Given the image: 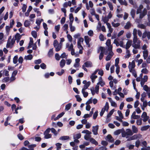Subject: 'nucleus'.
<instances>
[{"instance_id": "58836bf2", "label": "nucleus", "mask_w": 150, "mask_h": 150, "mask_svg": "<svg viewBox=\"0 0 150 150\" xmlns=\"http://www.w3.org/2000/svg\"><path fill=\"white\" fill-rule=\"evenodd\" d=\"M18 57L17 55L15 56L13 58V62L14 64H16L18 62Z\"/></svg>"}, {"instance_id": "0eeeda50", "label": "nucleus", "mask_w": 150, "mask_h": 150, "mask_svg": "<svg viewBox=\"0 0 150 150\" xmlns=\"http://www.w3.org/2000/svg\"><path fill=\"white\" fill-rule=\"evenodd\" d=\"M135 67V62L134 60L132 61V62H129V65L128 67L129 70L134 69V68Z\"/></svg>"}, {"instance_id": "6e6d98bb", "label": "nucleus", "mask_w": 150, "mask_h": 150, "mask_svg": "<svg viewBox=\"0 0 150 150\" xmlns=\"http://www.w3.org/2000/svg\"><path fill=\"white\" fill-rule=\"evenodd\" d=\"M84 40L85 42L87 41L90 42L91 40V39L88 36H86L84 37Z\"/></svg>"}, {"instance_id": "f3484780", "label": "nucleus", "mask_w": 150, "mask_h": 150, "mask_svg": "<svg viewBox=\"0 0 150 150\" xmlns=\"http://www.w3.org/2000/svg\"><path fill=\"white\" fill-rule=\"evenodd\" d=\"M126 133L127 134V136H132L133 134L132 131L129 129H126Z\"/></svg>"}, {"instance_id": "f257e3e1", "label": "nucleus", "mask_w": 150, "mask_h": 150, "mask_svg": "<svg viewBox=\"0 0 150 150\" xmlns=\"http://www.w3.org/2000/svg\"><path fill=\"white\" fill-rule=\"evenodd\" d=\"M141 41L138 38L133 39L132 46L135 49H139L140 47Z\"/></svg>"}, {"instance_id": "603ef678", "label": "nucleus", "mask_w": 150, "mask_h": 150, "mask_svg": "<svg viewBox=\"0 0 150 150\" xmlns=\"http://www.w3.org/2000/svg\"><path fill=\"white\" fill-rule=\"evenodd\" d=\"M69 19L70 21H71L73 22V21L74 20V18L73 16V15L72 13H70L69 15Z\"/></svg>"}, {"instance_id": "2f4dec72", "label": "nucleus", "mask_w": 150, "mask_h": 150, "mask_svg": "<svg viewBox=\"0 0 150 150\" xmlns=\"http://www.w3.org/2000/svg\"><path fill=\"white\" fill-rule=\"evenodd\" d=\"M53 52L52 49H50L48 53V56L49 57H50L53 55Z\"/></svg>"}, {"instance_id": "c03bdc74", "label": "nucleus", "mask_w": 150, "mask_h": 150, "mask_svg": "<svg viewBox=\"0 0 150 150\" xmlns=\"http://www.w3.org/2000/svg\"><path fill=\"white\" fill-rule=\"evenodd\" d=\"M137 27L139 28L143 29H145L146 28V26L142 24H138L137 25Z\"/></svg>"}, {"instance_id": "9d476101", "label": "nucleus", "mask_w": 150, "mask_h": 150, "mask_svg": "<svg viewBox=\"0 0 150 150\" xmlns=\"http://www.w3.org/2000/svg\"><path fill=\"white\" fill-rule=\"evenodd\" d=\"M141 117L142 118H143L142 120L144 122L146 121L149 118V117L147 116L146 113L145 112H143Z\"/></svg>"}, {"instance_id": "aec40b11", "label": "nucleus", "mask_w": 150, "mask_h": 150, "mask_svg": "<svg viewBox=\"0 0 150 150\" xmlns=\"http://www.w3.org/2000/svg\"><path fill=\"white\" fill-rule=\"evenodd\" d=\"M90 142L91 143L95 144L96 145H97L98 144V142L94 139L92 138L90 139Z\"/></svg>"}, {"instance_id": "3c124183", "label": "nucleus", "mask_w": 150, "mask_h": 150, "mask_svg": "<svg viewBox=\"0 0 150 150\" xmlns=\"http://www.w3.org/2000/svg\"><path fill=\"white\" fill-rule=\"evenodd\" d=\"M56 146L57 147V150H59L61 148V146L62 145V144L60 143H57L56 144Z\"/></svg>"}, {"instance_id": "7ed1b4c3", "label": "nucleus", "mask_w": 150, "mask_h": 150, "mask_svg": "<svg viewBox=\"0 0 150 150\" xmlns=\"http://www.w3.org/2000/svg\"><path fill=\"white\" fill-rule=\"evenodd\" d=\"M109 108V107L108 103V102H107L105 103V106L101 110V111L100 112V116L101 117L103 115L104 113L105 110L106 111H108Z\"/></svg>"}, {"instance_id": "5701e85b", "label": "nucleus", "mask_w": 150, "mask_h": 150, "mask_svg": "<svg viewBox=\"0 0 150 150\" xmlns=\"http://www.w3.org/2000/svg\"><path fill=\"white\" fill-rule=\"evenodd\" d=\"M143 54L144 59H146L148 56V51L147 50H144L143 51Z\"/></svg>"}, {"instance_id": "052dcab7", "label": "nucleus", "mask_w": 150, "mask_h": 150, "mask_svg": "<svg viewBox=\"0 0 150 150\" xmlns=\"http://www.w3.org/2000/svg\"><path fill=\"white\" fill-rule=\"evenodd\" d=\"M67 38L69 41L70 42H72V38L71 36L69 34H67Z\"/></svg>"}, {"instance_id": "b1692460", "label": "nucleus", "mask_w": 150, "mask_h": 150, "mask_svg": "<svg viewBox=\"0 0 150 150\" xmlns=\"http://www.w3.org/2000/svg\"><path fill=\"white\" fill-rule=\"evenodd\" d=\"M34 11L37 13V16H41V12L38 11V9L36 8H34L33 9Z\"/></svg>"}, {"instance_id": "a211bd4d", "label": "nucleus", "mask_w": 150, "mask_h": 150, "mask_svg": "<svg viewBox=\"0 0 150 150\" xmlns=\"http://www.w3.org/2000/svg\"><path fill=\"white\" fill-rule=\"evenodd\" d=\"M137 30L136 28H134L133 31V39H136L138 38L137 35Z\"/></svg>"}, {"instance_id": "7c9ffc66", "label": "nucleus", "mask_w": 150, "mask_h": 150, "mask_svg": "<svg viewBox=\"0 0 150 150\" xmlns=\"http://www.w3.org/2000/svg\"><path fill=\"white\" fill-rule=\"evenodd\" d=\"M21 36L22 35L17 33L15 35V37L16 39L19 41L21 38Z\"/></svg>"}, {"instance_id": "8fccbe9b", "label": "nucleus", "mask_w": 150, "mask_h": 150, "mask_svg": "<svg viewBox=\"0 0 150 150\" xmlns=\"http://www.w3.org/2000/svg\"><path fill=\"white\" fill-rule=\"evenodd\" d=\"M15 22L13 19H11L10 21V26L11 28H12L13 25L14 24Z\"/></svg>"}, {"instance_id": "a19ab883", "label": "nucleus", "mask_w": 150, "mask_h": 150, "mask_svg": "<svg viewBox=\"0 0 150 150\" xmlns=\"http://www.w3.org/2000/svg\"><path fill=\"white\" fill-rule=\"evenodd\" d=\"M112 26L114 27H117L120 25V23H115L114 22H112Z\"/></svg>"}, {"instance_id": "4be33fe9", "label": "nucleus", "mask_w": 150, "mask_h": 150, "mask_svg": "<svg viewBox=\"0 0 150 150\" xmlns=\"http://www.w3.org/2000/svg\"><path fill=\"white\" fill-rule=\"evenodd\" d=\"M118 1L120 3L121 5H124L125 6H127V2L125 0H118Z\"/></svg>"}, {"instance_id": "09e8293b", "label": "nucleus", "mask_w": 150, "mask_h": 150, "mask_svg": "<svg viewBox=\"0 0 150 150\" xmlns=\"http://www.w3.org/2000/svg\"><path fill=\"white\" fill-rule=\"evenodd\" d=\"M45 135L44 138L46 139H47L51 137L52 135L50 134H44Z\"/></svg>"}, {"instance_id": "f8f14e48", "label": "nucleus", "mask_w": 150, "mask_h": 150, "mask_svg": "<svg viewBox=\"0 0 150 150\" xmlns=\"http://www.w3.org/2000/svg\"><path fill=\"white\" fill-rule=\"evenodd\" d=\"M106 140L111 143H113L114 142V139L110 134L108 135L106 137Z\"/></svg>"}, {"instance_id": "6e6552de", "label": "nucleus", "mask_w": 150, "mask_h": 150, "mask_svg": "<svg viewBox=\"0 0 150 150\" xmlns=\"http://www.w3.org/2000/svg\"><path fill=\"white\" fill-rule=\"evenodd\" d=\"M92 132L95 135H96L98 134V126L96 125L93 126L92 127Z\"/></svg>"}, {"instance_id": "412c9836", "label": "nucleus", "mask_w": 150, "mask_h": 150, "mask_svg": "<svg viewBox=\"0 0 150 150\" xmlns=\"http://www.w3.org/2000/svg\"><path fill=\"white\" fill-rule=\"evenodd\" d=\"M132 132L133 133H137L138 132V129L134 125H132Z\"/></svg>"}, {"instance_id": "ea45409f", "label": "nucleus", "mask_w": 150, "mask_h": 150, "mask_svg": "<svg viewBox=\"0 0 150 150\" xmlns=\"http://www.w3.org/2000/svg\"><path fill=\"white\" fill-rule=\"evenodd\" d=\"M149 127V125L145 126L142 127L141 128V130L142 131H145Z\"/></svg>"}, {"instance_id": "e433bc0d", "label": "nucleus", "mask_w": 150, "mask_h": 150, "mask_svg": "<svg viewBox=\"0 0 150 150\" xmlns=\"http://www.w3.org/2000/svg\"><path fill=\"white\" fill-rule=\"evenodd\" d=\"M107 3L109 6L110 10L111 11H112L113 10V6L112 3L109 1Z\"/></svg>"}, {"instance_id": "a18cd8bd", "label": "nucleus", "mask_w": 150, "mask_h": 150, "mask_svg": "<svg viewBox=\"0 0 150 150\" xmlns=\"http://www.w3.org/2000/svg\"><path fill=\"white\" fill-rule=\"evenodd\" d=\"M31 34L32 36L35 38H36L37 37V34L36 31H33L31 32Z\"/></svg>"}, {"instance_id": "6ab92c4d", "label": "nucleus", "mask_w": 150, "mask_h": 150, "mask_svg": "<svg viewBox=\"0 0 150 150\" xmlns=\"http://www.w3.org/2000/svg\"><path fill=\"white\" fill-rule=\"evenodd\" d=\"M83 65H84L85 66L87 67H91L92 66V63L88 61L85 62Z\"/></svg>"}, {"instance_id": "bb28decb", "label": "nucleus", "mask_w": 150, "mask_h": 150, "mask_svg": "<svg viewBox=\"0 0 150 150\" xmlns=\"http://www.w3.org/2000/svg\"><path fill=\"white\" fill-rule=\"evenodd\" d=\"M135 13L136 11L134 9H132L130 12V14L132 17L133 18H134Z\"/></svg>"}, {"instance_id": "dca6fc26", "label": "nucleus", "mask_w": 150, "mask_h": 150, "mask_svg": "<svg viewBox=\"0 0 150 150\" xmlns=\"http://www.w3.org/2000/svg\"><path fill=\"white\" fill-rule=\"evenodd\" d=\"M132 24L129 21L127 22L124 26V28L127 30L129 29L131 27Z\"/></svg>"}, {"instance_id": "37998d69", "label": "nucleus", "mask_w": 150, "mask_h": 150, "mask_svg": "<svg viewBox=\"0 0 150 150\" xmlns=\"http://www.w3.org/2000/svg\"><path fill=\"white\" fill-rule=\"evenodd\" d=\"M114 112V110L112 109L110 111L109 113L107 115V118L110 117L111 115Z\"/></svg>"}, {"instance_id": "c85d7f7f", "label": "nucleus", "mask_w": 150, "mask_h": 150, "mask_svg": "<svg viewBox=\"0 0 150 150\" xmlns=\"http://www.w3.org/2000/svg\"><path fill=\"white\" fill-rule=\"evenodd\" d=\"M33 58V56L31 54H29L27 56H25L24 57V59L25 60H31Z\"/></svg>"}, {"instance_id": "e2e57ef3", "label": "nucleus", "mask_w": 150, "mask_h": 150, "mask_svg": "<svg viewBox=\"0 0 150 150\" xmlns=\"http://www.w3.org/2000/svg\"><path fill=\"white\" fill-rule=\"evenodd\" d=\"M81 134H76L75 136H74V139H79L81 137Z\"/></svg>"}, {"instance_id": "c9c22d12", "label": "nucleus", "mask_w": 150, "mask_h": 150, "mask_svg": "<svg viewBox=\"0 0 150 150\" xmlns=\"http://www.w3.org/2000/svg\"><path fill=\"white\" fill-rule=\"evenodd\" d=\"M85 90H82V93L83 95V96L85 98H86L88 95V93L87 92L85 91Z\"/></svg>"}, {"instance_id": "49530a36", "label": "nucleus", "mask_w": 150, "mask_h": 150, "mask_svg": "<svg viewBox=\"0 0 150 150\" xmlns=\"http://www.w3.org/2000/svg\"><path fill=\"white\" fill-rule=\"evenodd\" d=\"M121 129H118L114 132V134L115 135H118L121 133Z\"/></svg>"}, {"instance_id": "f704fd0d", "label": "nucleus", "mask_w": 150, "mask_h": 150, "mask_svg": "<svg viewBox=\"0 0 150 150\" xmlns=\"http://www.w3.org/2000/svg\"><path fill=\"white\" fill-rule=\"evenodd\" d=\"M71 106V103H69L67 105L65 106V110L67 111L70 108Z\"/></svg>"}, {"instance_id": "0e129e2a", "label": "nucleus", "mask_w": 150, "mask_h": 150, "mask_svg": "<svg viewBox=\"0 0 150 150\" xmlns=\"http://www.w3.org/2000/svg\"><path fill=\"white\" fill-rule=\"evenodd\" d=\"M59 45L60 44H59L58 42L56 40H54L53 42V45L54 47Z\"/></svg>"}, {"instance_id": "ddd939ff", "label": "nucleus", "mask_w": 150, "mask_h": 150, "mask_svg": "<svg viewBox=\"0 0 150 150\" xmlns=\"http://www.w3.org/2000/svg\"><path fill=\"white\" fill-rule=\"evenodd\" d=\"M143 89L147 92V93L148 94L149 98H150V93L149 92V88L146 85H145L143 86Z\"/></svg>"}, {"instance_id": "a878e982", "label": "nucleus", "mask_w": 150, "mask_h": 150, "mask_svg": "<svg viewBox=\"0 0 150 150\" xmlns=\"http://www.w3.org/2000/svg\"><path fill=\"white\" fill-rule=\"evenodd\" d=\"M141 135L140 134H135L133 136L131 137L132 140H134L137 139L138 138L141 137Z\"/></svg>"}, {"instance_id": "bf43d9fd", "label": "nucleus", "mask_w": 150, "mask_h": 150, "mask_svg": "<svg viewBox=\"0 0 150 150\" xmlns=\"http://www.w3.org/2000/svg\"><path fill=\"white\" fill-rule=\"evenodd\" d=\"M136 123L137 125H140L142 123V119H140L137 120Z\"/></svg>"}, {"instance_id": "9b49d317", "label": "nucleus", "mask_w": 150, "mask_h": 150, "mask_svg": "<svg viewBox=\"0 0 150 150\" xmlns=\"http://www.w3.org/2000/svg\"><path fill=\"white\" fill-rule=\"evenodd\" d=\"M114 54L113 52H109L108 55L105 58V60L106 61H108L110 60Z\"/></svg>"}, {"instance_id": "473e14b6", "label": "nucleus", "mask_w": 150, "mask_h": 150, "mask_svg": "<svg viewBox=\"0 0 150 150\" xmlns=\"http://www.w3.org/2000/svg\"><path fill=\"white\" fill-rule=\"evenodd\" d=\"M129 71L130 72L132 73V75L135 78H136L137 77V74L134 69L129 70Z\"/></svg>"}, {"instance_id": "39448f33", "label": "nucleus", "mask_w": 150, "mask_h": 150, "mask_svg": "<svg viewBox=\"0 0 150 150\" xmlns=\"http://www.w3.org/2000/svg\"><path fill=\"white\" fill-rule=\"evenodd\" d=\"M35 144L29 145L28 146V147L29 148L28 149L25 147H23L21 148L22 150H34V148L36 146Z\"/></svg>"}, {"instance_id": "13d9d810", "label": "nucleus", "mask_w": 150, "mask_h": 150, "mask_svg": "<svg viewBox=\"0 0 150 150\" xmlns=\"http://www.w3.org/2000/svg\"><path fill=\"white\" fill-rule=\"evenodd\" d=\"M64 72V69H62L61 72H57L56 73V74L59 76H61Z\"/></svg>"}, {"instance_id": "423d86ee", "label": "nucleus", "mask_w": 150, "mask_h": 150, "mask_svg": "<svg viewBox=\"0 0 150 150\" xmlns=\"http://www.w3.org/2000/svg\"><path fill=\"white\" fill-rule=\"evenodd\" d=\"M83 83L84 84L83 87L82 89L83 90H86L87 89L91 83L90 81L87 82L86 80L83 81Z\"/></svg>"}, {"instance_id": "2eb2a0df", "label": "nucleus", "mask_w": 150, "mask_h": 150, "mask_svg": "<svg viewBox=\"0 0 150 150\" xmlns=\"http://www.w3.org/2000/svg\"><path fill=\"white\" fill-rule=\"evenodd\" d=\"M132 43V41L131 40H129L127 42L125 48L126 50H128L131 46Z\"/></svg>"}, {"instance_id": "cd10ccee", "label": "nucleus", "mask_w": 150, "mask_h": 150, "mask_svg": "<svg viewBox=\"0 0 150 150\" xmlns=\"http://www.w3.org/2000/svg\"><path fill=\"white\" fill-rule=\"evenodd\" d=\"M30 24V22L28 20H26L24 23V25L25 27H29Z\"/></svg>"}, {"instance_id": "c756f323", "label": "nucleus", "mask_w": 150, "mask_h": 150, "mask_svg": "<svg viewBox=\"0 0 150 150\" xmlns=\"http://www.w3.org/2000/svg\"><path fill=\"white\" fill-rule=\"evenodd\" d=\"M69 139V137L67 136H65L61 137L59 138V139L62 140H64L68 139Z\"/></svg>"}, {"instance_id": "f03ea898", "label": "nucleus", "mask_w": 150, "mask_h": 150, "mask_svg": "<svg viewBox=\"0 0 150 150\" xmlns=\"http://www.w3.org/2000/svg\"><path fill=\"white\" fill-rule=\"evenodd\" d=\"M15 39H10V38H9L6 44V48H12L15 42Z\"/></svg>"}, {"instance_id": "864d4df0", "label": "nucleus", "mask_w": 150, "mask_h": 150, "mask_svg": "<svg viewBox=\"0 0 150 150\" xmlns=\"http://www.w3.org/2000/svg\"><path fill=\"white\" fill-rule=\"evenodd\" d=\"M99 86L97 84L96 86L95 87V91L97 94H98L99 92Z\"/></svg>"}, {"instance_id": "1a4fd4ad", "label": "nucleus", "mask_w": 150, "mask_h": 150, "mask_svg": "<svg viewBox=\"0 0 150 150\" xmlns=\"http://www.w3.org/2000/svg\"><path fill=\"white\" fill-rule=\"evenodd\" d=\"M146 37H147L149 39H150V32H147L146 31H145V32L143 33L142 38H145Z\"/></svg>"}, {"instance_id": "4468645a", "label": "nucleus", "mask_w": 150, "mask_h": 150, "mask_svg": "<svg viewBox=\"0 0 150 150\" xmlns=\"http://www.w3.org/2000/svg\"><path fill=\"white\" fill-rule=\"evenodd\" d=\"M135 114L136 112L135 111L131 115V119H139L140 117V116L139 115H136Z\"/></svg>"}, {"instance_id": "774afa93", "label": "nucleus", "mask_w": 150, "mask_h": 150, "mask_svg": "<svg viewBox=\"0 0 150 150\" xmlns=\"http://www.w3.org/2000/svg\"><path fill=\"white\" fill-rule=\"evenodd\" d=\"M97 84L98 85L100 84L101 86H103L105 85V83L103 81H99Z\"/></svg>"}, {"instance_id": "20e7f679", "label": "nucleus", "mask_w": 150, "mask_h": 150, "mask_svg": "<svg viewBox=\"0 0 150 150\" xmlns=\"http://www.w3.org/2000/svg\"><path fill=\"white\" fill-rule=\"evenodd\" d=\"M100 50L101 52L100 54L99 57V59L100 60H101L103 59L104 56V54L105 52V48L104 47L101 46L100 47Z\"/></svg>"}, {"instance_id": "338daca9", "label": "nucleus", "mask_w": 150, "mask_h": 150, "mask_svg": "<svg viewBox=\"0 0 150 150\" xmlns=\"http://www.w3.org/2000/svg\"><path fill=\"white\" fill-rule=\"evenodd\" d=\"M106 44L108 46H111V40L110 39H108L106 42Z\"/></svg>"}, {"instance_id": "de8ad7c7", "label": "nucleus", "mask_w": 150, "mask_h": 150, "mask_svg": "<svg viewBox=\"0 0 150 150\" xmlns=\"http://www.w3.org/2000/svg\"><path fill=\"white\" fill-rule=\"evenodd\" d=\"M67 55H66V53L65 52L63 53L61 55L60 58H65L67 59Z\"/></svg>"}, {"instance_id": "4d7b16f0", "label": "nucleus", "mask_w": 150, "mask_h": 150, "mask_svg": "<svg viewBox=\"0 0 150 150\" xmlns=\"http://www.w3.org/2000/svg\"><path fill=\"white\" fill-rule=\"evenodd\" d=\"M27 7V6L26 5L23 4V6L22 8V11L23 12H25L26 11Z\"/></svg>"}, {"instance_id": "5fc2aeb1", "label": "nucleus", "mask_w": 150, "mask_h": 150, "mask_svg": "<svg viewBox=\"0 0 150 150\" xmlns=\"http://www.w3.org/2000/svg\"><path fill=\"white\" fill-rule=\"evenodd\" d=\"M98 115V111L96 110L94 113L93 115V119H96Z\"/></svg>"}, {"instance_id": "79ce46f5", "label": "nucleus", "mask_w": 150, "mask_h": 150, "mask_svg": "<svg viewBox=\"0 0 150 150\" xmlns=\"http://www.w3.org/2000/svg\"><path fill=\"white\" fill-rule=\"evenodd\" d=\"M82 133H86V134L90 135L91 134V132L87 130H85L83 131L82 132Z\"/></svg>"}, {"instance_id": "72a5a7b5", "label": "nucleus", "mask_w": 150, "mask_h": 150, "mask_svg": "<svg viewBox=\"0 0 150 150\" xmlns=\"http://www.w3.org/2000/svg\"><path fill=\"white\" fill-rule=\"evenodd\" d=\"M84 138L86 140L89 141L90 140V139L91 138V136L88 134H86L84 136Z\"/></svg>"}, {"instance_id": "69168bd1", "label": "nucleus", "mask_w": 150, "mask_h": 150, "mask_svg": "<svg viewBox=\"0 0 150 150\" xmlns=\"http://www.w3.org/2000/svg\"><path fill=\"white\" fill-rule=\"evenodd\" d=\"M30 41L29 43V45L32 46L33 44V39L32 38H30Z\"/></svg>"}, {"instance_id": "393cba45", "label": "nucleus", "mask_w": 150, "mask_h": 150, "mask_svg": "<svg viewBox=\"0 0 150 150\" xmlns=\"http://www.w3.org/2000/svg\"><path fill=\"white\" fill-rule=\"evenodd\" d=\"M65 61L64 59H62L60 62V65L61 68H63L65 65Z\"/></svg>"}, {"instance_id": "680f3d73", "label": "nucleus", "mask_w": 150, "mask_h": 150, "mask_svg": "<svg viewBox=\"0 0 150 150\" xmlns=\"http://www.w3.org/2000/svg\"><path fill=\"white\" fill-rule=\"evenodd\" d=\"M55 59L57 60H59L60 59V56H59V54L58 53H56L55 54Z\"/></svg>"}, {"instance_id": "4c0bfd02", "label": "nucleus", "mask_w": 150, "mask_h": 150, "mask_svg": "<svg viewBox=\"0 0 150 150\" xmlns=\"http://www.w3.org/2000/svg\"><path fill=\"white\" fill-rule=\"evenodd\" d=\"M54 47L55 48V51L56 52H58L61 49L62 46L61 45H59Z\"/></svg>"}]
</instances>
